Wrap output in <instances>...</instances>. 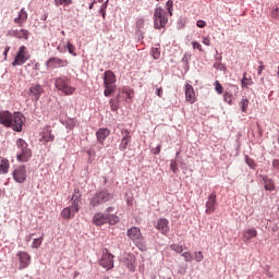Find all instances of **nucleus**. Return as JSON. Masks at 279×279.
<instances>
[{
	"mask_svg": "<svg viewBox=\"0 0 279 279\" xmlns=\"http://www.w3.org/2000/svg\"><path fill=\"white\" fill-rule=\"evenodd\" d=\"M214 69H219V63H215Z\"/></svg>",
	"mask_w": 279,
	"mask_h": 279,
	"instance_id": "nucleus-59",
	"label": "nucleus"
},
{
	"mask_svg": "<svg viewBox=\"0 0 279 279\" xmlns=\"http://www.w3.org/2000/svg\"><path fill=\"white\" fill-rule=\"evenodd\" d=\"M108 136H110V130H108L107 128L99 129L96 132V138L98 143H100V145H104V141H106Z\"/></svg>",
	"mask_w": 279,
	"mask_h": 279,
	"instance_id": "nucleus-24",
	"label": "nucleus"
},
{
	"mask_svg": "<svg viewBox=\"0 0 279 279\" xmlns=\"http://www.w3.org/2000/svg\"><path fill=\"white\" fill-rule=\"evenodd\" d=\"M250 106V100L247 98H242L240 100V107L242 112H247V107Z\"/></svg>",
	"mask_w": 279,
	"mask_h": 279,
	"instance_id": "nucleus-31",
	"label": "nucleus"
},
{
	"mask_svg": "<svg viewBox=\"0 0 279 279\" xmlns=\"http://www.w3.org/2000/svg\"><path fill=\"white\" fill-rule=\"evenodd\" d=\"M272 167H274V169H276L277 171H279V159L272 160Z\"/></svg>",
	"mask_w": 279,
	"mask_h": 279,
	"instance_id": "nucleus-54",
	"label": "nucleus"
},
{
	"mask_svg": "<svg viewBox=\"0 0 279 279\" xmlns=\"http://www.w3.org/2000/svg\"><path fill=\"white\" fill-rule=\"evenodd\" d=\"M17 148L20 151L16 155V159L19 162H28L29 158H32V149H29L27 142L23 138H19L16 142Z\"/></svg>",
	"mask_w": 279,
	"mask_h": 279,
	"instance_id": "nucleus-6",
	"label": "nucleus"
},
{
	"mask_svg": "<svg viewBox=\"0 0 279 279\" xmlns=\"http://www.w3.org/2000/svg\"><path fill=\"white\" fill-rule=\"evenodd\" d=\"M256 236H258V231H256V229H246L242 233V241L244 243H250V241H252V239H256Z\"/></svg>",
	"mask_w": 279,
	"mask_h": 279,
	"instance_id": "nucleus-20",
	"label": "nucleus"
},
{
	"mask_svg": "<svg viewBox=\"0 0 279 279\" xmlns=\"http://www.w3.org/2000/svg\"><path fill=\"white\" fill-rule=\"evenodd\" d=\"M166 8H167V10H168V14H169L170 16H173V0H168V1L166 2Z\"/></svg>",
	"mask_w": 279,
	"mask_h": 279,
	"instance_id": "nucleus-35",
	"label": "nucleus"
},
{
	"mask_svg": "<svg viewBox=\"0 0 279 279\" xmlns=\"http://www.w3.org/2000/svg\"><path fill=\"white\" fill-rule=\"evenodd\" d=\"M192 47H193V49H197L201 52L204 51V48L202 47V44H199L198 41H193Z\"/></svg>",
	"mask_w": 279,
	"mask_h": 279,
	"instance_id": "nucleus-45",
	"label": "nucleus"
},
{
	"mask_svg": "<svg viewBox=\"0 0 279 279\" xmlns=\"http://www.w3.org/2000/svg\"><path fill=\"white\" fill-rule=\"evenodd\" d=\"M156 95L162 97V87L157 88Z\"/></svg>",
	"mask_w": 279,
	"mask_h": 279,
	"instance_id": "nucleus-57",
	"label": "nucleus"
},
{
	"mask_svg": "<svg viewBox=\"0 0 279 279\" xmlns=\"http://www.w3.org/2000/svg\"><path fill=\"white\" fill-rule=\"evenodd\" d=\"M13 180L17 182V184H23L25 180H27V168L25 166H17L13 172Z\"/></svg>",
	"mask_w": 279,
	"mask_h": 279,
	"instance_id": "nucleus-12",
	"label": "nucleus"
},
{
	"mask_svg": "<svg viewBox=\"0 0 279 279\" xmlns=\"http://www.w3.org/2000/svg\"><path fill=\"white\" fill-rule=\"evenodd\" d=\"M29 58L31 56H29V51L27 50V47L21 46L17 49L15 59L12 62V66H23V64H25V62H27Z\"/></svg>",
	"mask_w": 279,
	"mask_h": 279,
	"instance_id": "nucleus-8",
	"label": "nucleus"
},
{
	"mask_svg": "<svg viewBox=\"0 0 279 279\" xmlns=\"http://www.w3.org/2000/svg\"><path fill=\"white\" fill-rule=\"evenodd\" d=\"M205 208L206 215H213V213L217 210V193L213 192L211 194H209L205 204Z\"/></svg>",
	"mask_w": 279,
	"mask_h": 279,
	"instance_id": "nucleus-15",
	"label": "nucleus"
},
{
	"mask_svg": "<svg viewBox=\"0 0 279 279\" xmlns=\"http://www.w3.org/2000/svg\"><path fill=\"white\" fill-rule=\"evenodd\" d=\"M145 25V20L141 19L136 22V27H138V29H141V27H143Z\"/></svg>",
	"mask_w": 279,
	"mask_h": 279,
	"instance_id": "nucleus-52",
	"label": "nucleus"
},
{
	"mask_svg": "<svg viewBox=\"0 0 279 279\" xmlns=\"http://www.w3.org/2000/svg\"><path fill=\"white\" fill-rule=\"evenodd\" d=\"M108 8V0L102 3L100 8V14H102V17L106 19V9Z\"/></svg>",
	"mask_w": 279,
	"mask_h": 279,
	"instance_id": "nucleus-42",
	"label": "nucleus"
},
{
	"mask_svg": "<svg viewBox=\"0 0 279 279\" xmlns=\"http://www.w3.org/2000/svg\"><path fill=\"white\" fill-rule=\"evenodd\" d=\"M23 123H25V116L21 112H14L12 114L11 125L14 132H22L23 131Z\"/></svg>",
	"mask_w": 279,
	"mask_h": 279,
	"instance_id": "nucleus-10",
	"label": "nucleus"
},
{
	"mask_svg": "<svg viewBox=\"0 0 279 279\" xmlns=\"http://www.w3.org/2000/svg\"><path fill=\"white\" fill-rule=\"evenodd\" d=\"M252 84H254L252 77H247V73H244L242 78V88H247V86H252Z\"/></svg>",
	"mask_w": 279,
	"mask_h": 279,
	"instance_id": "nucleus-30",
	"label": "nucleus"
},
{
	"mask_svg": "<svg viewBox=\"0 0 279 279\" xmlns=\"http://www.w3.org/2000/svg\"><path fill=\"white\" fill-rule=\"evenodd\" d=\"M156 229L159 230L161 234H169V221L167 220V218H160L157 221Z\"/></svg>",
	"mask_w": 279,
	"mask_h": 279,
	"instance_id": "nucleus-19",
	"label": "nucleus"
},
{
	"mask_svg": "<svg viewBox=\"0 0 279 279\" xmlns=\"http://www.w3.org/2000/svg\"><path fill=\"white\" fill-rule=\"evenodd\" d=\"M114 256L108 252V250H105L102 252L101 259L99 260L100 267H104V269H107V271H110L114 267V260H112Z\"/></svg>",
	"mask_w": 279,
	"mask_h": 279,
	"instance_id": "nucleus-11",
	"label": "nucleus"
},
{
	"mask_svg": "<svg viewBox=\"0 0 279 279\" xmlns=\"http://www.w3.org/2000/svg\"><path fill=\"white\" fill-rule=\"evenodd\" d=\"M16 258L19 260V269H27L28 265H32V255L25 251H20L16 253Z\"/></svg>",
	"mask_w": 279,
	"mask_h": 279,
	"instance_id": "nucleus-13",
	"label": "nucleus"
},
{
	"mask_svg": "<svg viewBox=\"0 0 279 279\" xmlns=\"http://www.w3.org/2000/svg\"><path fill=\"white\" fill-rule=\"evenodd\" d=\"M12 116L10 111L0 112V123L5 128H10L12 125Z\"/></svg>",
	"mask_w": 279,
	"mask_h": 279,
	"instance_id": "nucleus-22",
	"label": "nucleus"
},
{
	"mask_svg": "<svg viewBox=\"0 0 279 279\" xmlns=\"http://www.w3.org/2000/svg\"><path fill=\"white\" fill-rule=\"evenodd\" d=\"M185 99L189 101V104H195L197 101V96H195V89L193 88V85L185 84Z\"/></svg>",
	"mask_w": 279,
	"mask_h": 279,
	"instance_id": "nucleus-17",
	"label": "nucleus"
},
{
	"mask_svg": "<svg viewBox=\"0 0 279 279\" xmlns=\"http://www.w3.org/2000/svg\"><path fill=\"white\" fill-rule=\"evenodd\" d=\"M233 88H234L235 90H239V87H238V86H234V85H233Z\"/></svg>",
	"mask_w": 279,
	"mask_h": 279,
	"instance_id": "nucleus-61",
	"label": "nucleus"
},
{
	"mask_svg": "<svg viewBox=\"0 0 279 279\" xmlns=\"http://www.w3.org/2000/svg\"><path fill=\"white\" fill-rule=\"evenodd\" d=\"M270 16L271 19H274L275 21H278L279 19V9L278 7H274L271 12H270Z\"/></svg>",
	"mask_w": 279,
	"mask_h": 279,
	"instance_id": "nucleus-37",
	"label": "nucleus"
},
{
	"mask_svg": "<svg viewBox=\"0 0 279 279\" xmlns=\"http://www.w3.org/2000/svg\"><path fill=\"white\" fill-rule=\"evenodd\" d=\"M68 51H69V53H71V56H76L75 46H73V44H71V43H68Z\"/></svg>",
	"mask_w": 279,
	"mask_h": 279,
	"instance_id": "nucleus-44",
	"label": "nucleus"
},
{
	"mask_svg": "<svg viewBox=\"0 0 279 279\" xmlns=\"http://www.w3.org/2000/svg\"><path fill=\"white\" fill-rule=\"evenodd\" d=\"M95 3H97V0H94V1L89 4V10H93Z\"/></svg>",
	"mask_w": 279,
	"mask_h": 279,
	"instance_id": "nucleus-58",
	"label": "nucleus"
},
{
	"mask_svg": "<svg viewBox=\"0 0 279 279\" xmlns=\"http://www.w3.org/2000/svg\"><path fill=\"white\" fill-rule=\"evenodd\" d=\"M92 223L94 226H117L119 223V216L116 214H104V213H96L93 217Z\"/></svg>",
	"mask_w": 279,
	"mask_h": 279,
	"instance_id": "nucleus-3",
	"label": "nucleus"
},
{
	"mask_svg": "<svg viewBox=\"0 0 279 279\" xmlns=\"http://www.w3.org/2000/svg\"><path fill=\"white\" fill-rule=\"evenodd\" d=\"M214 86H215V90L218 95L223 94V85H221V83L219 81H215Z\"/></svg>",
	"mask_w": 279,
	"mask_h": 279,
	"instance_id": "nucleus-33",
	"label": "nucleus"
},
{
	"mask_svg": "<svg viewBox=\"0 0 279 279\" xmlns=\"http://www.w3.org/2000/svg\"><path fill=\"white\" fill-rule=\"evenodd\" d=\"M110 213H114V207H107L105 215H110Z\"/></svg>",
	"mask_w": 279,
	"mask_h": 279,
	"instance_id": "nucleus-55",
	"label": "nucleus"
},
{
	"mask_svg": "<svg viewBox=\"0 0 279 279\" xmlns=\"http://www.w3.org/2000/svg\"><path fill=\"white\" fill-rule=\"evenodd\" d=\"M32 236H34V234H31V235L28 236V240H27V241H31V240H32Z\"/></svg>",
	"mask_w": 279,
	"mask_h": 279,
	"instance_id": "nucleus-60",
	"label": "nucleus"
},
{
	"mask_svg": "<svg viewBox=\"0 0 279 279\" xmlns=\"http://www.w3.org/2000/svg\"><path fill=\"white\" fill-rule=\"evenodd\" d=\"M203 45H206V47H210V37H204L203 36V40H202Z\"/></svg>",
	"mask_w": 279,
	"mask_h": 279,
	"instance_id": "nucleus-50",
	"label": "nucleus"
},
{
	"mask_svg": "<svg viewBox=\"0 0 279 279\" xmlns=\"http://www.w3.org/2000/svg\"><path fill=\"white\" fill-rule=\"evenodd\" d=\"M263 181H264L266 191H275L276 185H274V181L271 179H267V177H264Z\"/></svg>",
	"mask_w": 279,
	"mask_h": 279,
	"instance_id": "nucleus-29",
	"label": "nucleus"
},
{
	"mask_svg": "<svg viewBox=\"0 0 279 279\" xmlns=\"http://www.w3.org/2000/svg\"><path fill=\"white\" fill-rule=\"evenodd\" d=\"M27 11H25V9H21L17 17L14 19L15 25H17V27H21L24 23L27 22Z\"/></svg>",
	"mask_w": 279,
	"mask_h": 279,
	"instance_id": "nucleus-25",
	"label": "nucleus"
},
{
	"mask_svg": "<svg viewBox=\"0 0 279 279\" xmlns=\"http://www.w3.org/2000/svg\"><path fill=\"white\" fill-rule=\"evenodd\" d=\"M182 256H183L185 263H193V253L187 251V252H184L182 254Z\"/></svg>",
	"mask_w": 279,
	"mask_h": 279,
	"instance_id": "nucleus-36",
	"label": "nucleus"
},
{
	"mask_svg": "<svg viewBox=\"0 0 279 279\" xmlns=\"http://www.w3.org/2000/svg\"><path fill=\"white\" fill-rule=\"evenodd\" d=\"M151 56H153L154 60H159L160 59V48H153Z\"/></svg>",
	"mask_w": 279,
	"mask_h": 279,
	"instance_id": "nucleus-39",
	"label": "nucleus"
},
{
	"mask_svg": "<svg viewBox=\"0 0 279 279\" xmlns=\"http://www.w3.org/2000/svg\"><path fill=\"white\" fill-rule=\"evenodd\" d=\"M170 250H172V252H175L177 254H182L184 252V247L179 244L170 245Z\"/></svg>",
	"mask_w": 279,
	"mask_h": 279,
	"instance_id": "nucleus-32",
	"label": "nucleus"
},
{
	"mask_svg": "<svg viewBox=\"0 0 279 279\" xmlns=\"http://www.w3.org/2000/svg\"><path fill=\"white\" fill-rule=\"evenodd\" d=\"M54 86L65 95H73L75 93V87L71 86L69 78L65 76L56 78Z\"/></svg>",
	"mask_w": 279,
	"mask_h": 279,
	"instance_id": "nucleus-7",
	"label": "nucleus"
},
{
	"mask_svg": "<svg viewBox=\"0 0 279 279\" xmlns=\"http://www.w3.org/2000/svg\"><path fill=\"white\" fill-rule=\"evenodd\" d=\"M9 51H10V47H7V48L4 49V52H3V56H4V59H5V60H8V53H9Z\"/></svg>",
	"mask_w": 279,
	"mask_h": 279,
	"instance_id": "nucleus-56",
	"label": "nucleus"
},
{
	"mask_svg": "<svg viewBox=\"0 0 279 279\" xmlns=\"http://www.w3.org/2000/svg\"><path fill=\"white\" fill-rule=\"evenodd\" d=\"M57 49L60 53H66V45L64 44L59 45Z\"/></svg>",
	"mask_w": 279,
	"mask_h": 279,
	"instance_id": "nucleus-48",
	"label": "nucleus"
},
{
	"mask_svg": "<svg viewBox=\"0 0 279 279\" xmlns=\"http://www.w3.org/2000/svg\"><path fill=\"white\" fill-rule=\"evenodd\" d=\"M259 66L257 69V75H263V71H265V66L263 65V62H259Z\"/></svg>",
	"mask_w": 279,
	"mask_h": 279,
	"instance_id": "nucleus-51",
	"label": "nucleus"
},
{
	"mask_svg": "<svg viewBox=\"0 0 279 279\" xmlns=\"http://www.w3.org/2000/svg\"><path fill=\"white\" fill-rule=\"evenodd\" d=\"M196 26L199 27L201 29H204V27H206V21L198 20L196 22Z\"/></svg>",
	"mask_w": 279,
	"mask_h": 279,
	"instance_id": "nucleus-49",
	"label": "nucleus"
},
{
	"mask_svg": "<svg viewBox=\"0 0 279 279\" xmlns=\"http://www.w3.org/2000/svg\"><path fill=\"white\" fill-rule=\"evenodd\" d=\"M43 93H45V89L40 84H33L29 88V95L34 97L35 101H38V99H40Z\"/></svg>",
	"mask_w": 279,
	"mask_h": 279,
	"instance_id": "nucleus-18",
	"label": "nucleus"
},
{
	"mask_svg": "<svg viewBox=\"0 0 279 279\" xmlns=\"http://www.w3.org/2000/svg\"><path fill=\"white\" fill-rule=\"evenodd\" d=\"M122 140L119 146L120 151H125L128 147H130V144L132 143V134L130 133V130L122 129L121 130Z\"/></svg>",
	"mask_w": 279,
	"mask_h": 279,
	"instance_id": "nucleus-16",
	"label": "nucleus"
},
{
	"mask_svg": "<svg viewBox=\"0 0 279 279\" xmlns=\"http://www.w3.org/2000/svg\"><path fill=\"white\" fill-rule=\"evenodd\" d=\"M43 240H44L43 236H40L39 239H35L32 243L33 250H38V247H40V245H43Z\"/></svg>",
	"mask_w": 279,
	"mask_h": 279,
	"instance_id": "nucleus-34",
	"label": "nucleus"
},
{
	"mask_svg": "<svg viewBox=\"0 0 279 279\" xmlns=\"http://www.w3.org/2000/svg\"><path fill=\"white\" fill-rule=\"evenodd\" d=\"M57 3H59V5H71L73 0H57Z\"/></svg>",
	"mask_w": 279,
	"mask_h": 279,
	"instance_id": "nucleus-47",
	"label": "nucleus"
},
{
	"mask_svg": "<svg viewBox=\"0 0 279 279\" xmlns=\"http://www.w3.org/2000/svg\"><path fill=\"white\" fill-rule=\"evenodd\" d=\"M109 104H110V108L113 112H117L119 110V105H117V102H114V99L111 98Z\"/></svg>",
	"mask_w": 279,
	"mask_h": 279,
	"instance_id": "nucleus-41",
	"label": "nucleus"
},
{
	"mask_svg": "<svg viewBox=\"0 0 279 279\" xmlns=\"http://www.w3.org/2000/svg\"><path fill=\"white\" fill-rule=\"evenodd\" d=\"M170 169L173 171V173L178 171V162H175V160L170 161Z\"/></svg>",
	"mask_w": 279,
	"mask_h": 279,
	"instance_id": "nucleus-46",
	"label": "nucleus"
},
{
	"mask_svg": "<svg viewBox=\"0 0 279 279\" xmlns=\"http://www.w3.org/2000/svg\"><path fill=\"white\" fill-rule=\"evenodd\" d=\"M56 136L51 134L49 128L45 129L44 132L40 133V143H53Z\"/></svg>",
	"mask_w": 279,
	"mask_h": 279,
	"instance_id": "nucleus-23",
	"label": "nucleus"
},
{
	"mask_svg": "<svg viewBox=\"0 0 279 279\" xmlns=\"http://www.w3.org/2000/svg\"><path fill=\"white\" fill-rule=\"evenodd\" d=\"M46 66L48 69H64L65 66H69V61L66 59L53 57L48 59V61L46 62Z\"/></svg>",
	"mask_w": 279,
	"mask_h": 279,
	"instance_id": "nucleus-14",
	"label": "nucleus"
},
{
	"mask_svg": "<svg viewBox=\"0 0 279 279\" xmlns=\"http://www.w3.org/2000/svg\"><path fill=\"white\" fill-rule=\"evenodd\" d=\"M126 235L137 247H142L145 238H143V233L141 232V228L138 227H132L126 231Z\"/></svg>",
	"mask_w": 279,
	"mask_h": 279,
	"instance_id": "nucleus-9",
	"label": "nucleus"
},
{
	"mask_svg": "<svg viewBox=\"0 0 279 279\" xmlns=\"http://www.w3.org/2000/svg\"><path fill=\"white\" fill-rule=\"evenodd\" d=\"M162 149V145H158L155 149H154V151H153V154H155V156H158V154H160V150Z\"/></svg>",
	"mask_w": 279,
	"mask_h": 279,
	"instance_id": "nucleus-53",
	"label": "nucleus"
},
{
	"mask_svg": "<svg viewBox=\"0 0 279 279\" xmlns=\"http://www.w3.org/2000/svg\"><path fill=\"white\" fill-rule=\"evenodd\" d=\"M10 171V160L1 158L0 160V175H5Z\"/></svg>",
	"mask_w": 279,
	"mask_h": 279,
	"instance_id": "nucleus-27",
	"label": "nucleus"
},
{
	"mask_svg": "<svg viewBox=\"0 0 279 279\" xmlns=\"http://www.w3.org/2000/svg\"><path fill=\"white\" fill-rule=\"evenodd\" d=\"M104 88L105 97H110L113 93H117V75L112 70L104 73Z\"/></svg>",
	"mask_w": 279,
	"mask_h": 279,
	"instance_id": "nucleus-2",
	"label": "nucleus"
},
{
	"mask_svg": "<svg viewBox=\"0 0 279 279\" xmlns=\"http://www.w3.org/2000/svg\"><path fill=\"white\" fill-rule=\"evenodd\" d=\"M96 1H98L99 3H101V1H104V0H96Z\"/></svg>",
	"mask_w": 279,
	"mask_h": 279,
	"instance_id": "nucleus-62",
	"label": "nucleus"
},
{
	"mask_svg": "<svg viewBox=\"0 0 279 279\" xmlns=\"http://www.w3.org/2000/svg\"><path fill=\"white\" fill-rule=\"evenodd\" d=\"M167 23H169V14L165 9H162V7L157 4L154 11L155 29H162L163 27H167Z\"/></svg>",
	"mask_w": 279,
	"mask_h": 279,
	"instance_id": "nucleus-4",
	"label": "nucleus"
},
{
	"mask_svg": "<svg viewBox=\"0 0 279 279\" xmlns=\"http://www.w3.org/2000/svg\"><path fill=\"white\" fill-rule=\"evenodd\" d=\"M223 101L229 104V106H232V94H230V92L223 94Z\"/></svg>",
	"mask_w": 279,
	"mask_h": 279,
	"instance_id": "nucleus-38",
	"label": "nucleus"
},
{
	"mask_svg": "<svg viewBox=\"0 0 279 279\" xmlns=\"http://www.w3.org/2000/svg\"><path fill=\"white\" fill-rule=\"evenodd\" d=\"M111 199H114V195L108 190H102L90 198L89 204L93 208H97V206H101V204H106V202Z\"/></svg>",
	"mask_w": 279,
	"mask_h": 279,
	"instance_id": "nucleus-5",
	"label": "nucleus"
},
{
	"mask_svg": "<svg viewBox=\"0 0 279 279\" xmlns=\"http://www.w3.org/2000/svg\"><path fill=\"white\" fill-rule=\"evenodd\" d=\"M80 204H82V193L80 189L74 190V194L70 199V206L61 210L62 219H71L80 213Z\"/></svg>",
	"mask_w": 279,
	"mask_h": 279,
	"instance_id": "nucleus-1",
	"label": "nucleus"
},
{
	"mask_svg": "<svg viewBox=\"0 0 279 279\" xmlns=\"http://www.w3.org/2000/svg\"><path fill=\"white\" fill-rule=\"evenodd\" d=\"M246 165H248L251 169H256V162L250 157H246Z\"/></svg>",
	"mask_w": 279,
	"mask_h": 279,
	"instance_id": "nucleus-43",
	"label": "nucleus"
},
{
	"mask_svg": "<svg viewBox=\"0 0 279 279\" xmlns=\"http://www.w3.org/2000/svg\"><path fill=\"white\" fill-rule=\"evenodd\" d=\"M194 260H196V263H202L204 260V253L195 252L194 253Z\"/></svg>",
	"mask_w": 279,
	"mask_h": 279,
	"instance_id": "nucleus-40",
	"label": "nucleus"
},
{
	"mask_svg": "<svg viewBox=\"0 0 279 279\" xmlns=\"http://www.w3.org/2000/svg\"><path fill=\"white\" fill-rule=\"evenodd\" d=\"M14 38L28 40L29 39V31L27 29H16L13 32Z\"/></svg>",
	"mask_w": 279,
	"mask_h": 279,
	"instance_id": "nucleus-26",
	"label": "nucleus"
},
{
	"mask_svg": "<svg viewBox=\"0 0 279 279\" xmlns=\"http://www.w3.org/2000/svg\"><path fill=\"white\" fill-rule=\"evenodd\" d=\"M124 265L128 267L129 271H135L136 270V256L132 254H128L124 257Z\"/></svg>",
	"mask_w": 279,
	"mask_h": 279,
	"instance_id": "nucleus-21",
	"label": "nucleus"
},
{
	"mask_svg": "<svg viewBox=\"0 0 279 279\" xmlns=\"http://www.w3.org/2000/svg\"><path fill=\"white\" fill-rule=\"evenodd\" d=\"M131 95H132V92H130L125 88H122V94H118L116 97L117 104L123 101V99H132Z\"/></svg>",
	"mask_w": 279,
	"mask_h": 279,
	"instance_id": "nucleus-28",
	"label": "nucleus"
}]
</instances>
